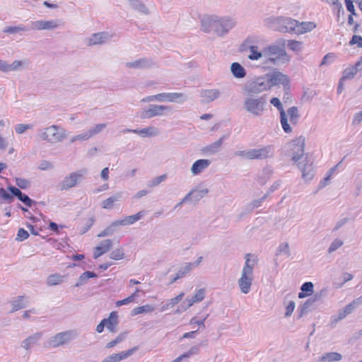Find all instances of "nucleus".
<instances>
[{
    "label": "nucleus",
    "instance_id": "f257e3e1",
    "mask_svg": "<svg viewBox=\"0 0 362 362\" xmlns=\"http://www.w3.org/2000/svg\"><path fill=\"white\" fill-rule=\"evenodd\" d=\"M235 25V19L228 16L222 18L210 16L202 21V28L204 33L214 32L219 37H223L226 35Z\"/></svg>",
    "mask_w": 362,
    "mask_h": 362
},
{
    "label": "nucleus",
    "instance_id": "f03ea898",
    "mask_svg": "<svg viewBox=\"0 0 362 362\" xmlns=\"http://www.w3.org/2000/svg\"><path fill=\"white\" fill-rule=\"evenodd\" d=\"M252 255L247 253L245 255V264L241 271L240 277L238 280V286L240 292L243 294H247L251 290L252 281L254 280L253 270L257 264L255 258H252Z\"/></svg>",
    "mask_w": 362,
    "mask_h": 362
},
{
    "label": "nucleus",
    "instance_id": "7ed1b4c3",
    "mask_svg": "<svg viewBox=\"0 0 362 362\" xmlns=\"http://www.w3.org/2000/svg\"><path fill=\"white\" fill-rule=\"evenodd\" d=\"M267 105V98L264 95H245L243 109L253 117H260L266 111Z\"/></svg>",
    "mask_w": 362,
    "mask_h": 362
},
{
    "label": "nucleus",
    "instance_id": "20e7f679",
    "mask_svg": "<svg viewBox=\"0 0 362 362\" xmlns=\"http://www.w3.org/2000/svg\"><path fill=\"white\" fill-rule=\"evenodd\" d=\"M69 132L65 128L52 124L42 129L39 134V137L42 141H46L49 144L61 143L68 138Z\"/></svg>",
    "mask_w": 362,
    "mask_h": 362
},
{
    "label": "nucleus",
    "instance_id": "39448f33",
    "mask_svg": "<svg viewBox=\"0 0 362 362\" xmlns=\"http://www.w3.org/2000/svg\"><path fill=\"white\" fill-rule=\"evenodd\" d=\"M265 22L269 28L282 33L293 32L296 33L298 25V21L288 17L269 18Z\"/></svg>",
    "mask_w": 362,
    "mask_h": 362
},
{
    "label": "nucleus",
    "instance_id": "423d86ee",
    "mask_svg": "<svg viewBox=\"0 0 362 362\" xmlns=\"http://www.w3.org/2000/svg\"><path fill=\"white\" fill-rule=\"evenodd\" d=\"M285 42L279 45L274 44L271 45L263 48L264 57H265L268 62L273 64L277 62H286L288 61V55L284 49Z\"/></svg>",
    "mask_w": 362,
    "mask_h": 362
},
{
    "label": "nucleus",
    "instance_id": "0eeeda50",
    "mask_svg": "<svg viewBox=\"0 0 362 362\" xmlns=\"http://www.w3.org/2000/svg\"><path fill=\"white\" fill-rule=\"evenodd\" d=\"M88 173L87 169L82 168L77 171L70 173L66 176L63 180L59 184V187L61 191L68 190L81 182L84 175Z\"/></svg>",
    "mask_w": 362,
    "mask_h": 362
},
{
    "label": "nucleus",
    "instance_id": "6e6552de",
    "mask_svg": "<svg viewBox=\"0 0 362 362\" xmlns=\"http://www.w3.org/2000/svg\"><path fill=\"white\" fill-rule=\"evenodd\" d=\"M173 108L168 105H149L147 109H144L141 113V119H150L153 117L166 115L172 112Z\"/></svg>",
    "mask_w": 362,
    "mask_h": 362
},
{
    "label": "nucleus",
    "instance_id": "1a4fd4ad",
    "mask_svg": "<svg viewBox=\"0 0 362 362\" xmlns=\"http://www.w3.org/2000/svg\"><path fill=\"white\" fill-rule=\"evenodd\" d=\"M267 76L271 88L274 86L282 85L286 91V95H288L287 90L290 88V80L287 75L279 71H274L267 74Z\"/></svg>",
    "mask_w": 362,
    "mask_h": 362
},
{
    "label": "nucleus",
    "instance_id": "9d476101",
    "mask_svg": "<svg viewBox=\"0 0 362 362\" xmlns=\"http://www.w3.org/2000/svg\"><path fill=\"white\" fill-rule=\"evenodd\" d=\"M78 333L75 330H68L55 334L50 340V345L53 347H58L75 339Z\"/></svg>",
    "mask_w": 362,
    "mask_h": 362
},
{
    "label": "nucleus",
    "instance_id": "9b49d317",
    "mask_svg": "<svg viewBox=\"0 0 362 362\" xmlns=\"http://www.w3.org/2000/svg\"><path fill=\"white\" fill-rule=\"evenodd\" d=\"M115 36V34L109 32H98L87 37L85 42L88 46L100 45L110 42Z\"/></svg>",
    "mask_w": 362,
    "mask_h": 362
},
{
    "label": "nucleus",
    "instance_id": "f8f14e48",
    "mask_svg": "<svg viewBox=\"0 0 362 362\" xmlns=\"http://www.w3.org/2000/svg\"><path fill=\"white\" fill-rule=\"evenodd\" d=\"M61 21L59 19L38 20L30 23L33 30H54L59 28Z\"/></svg>",
    "mask_w": 362,
    "mask_h": 362
},
{
    "label": "nucleus",
    "instance_id": "ddd939ff",
    "mask_svg": "<svg viewBox=\"0 0 362 362\" xmlns=\"http://www.w3.org/2000/svg\"><path fill=\"white\" fill-rule=\"evenodd\" d=\"M257 39L255 37H248L243 45L246 47V49H249L250 54L247 56V57L250 60H259V59L264 57V54H262L263 49L259 51V47L254 45Z\"/></svg>",
    "mask_w": 362,
    "mask_h": 362
},
{
    "label": "nucleus",
    "instance_id": "4468645a",
    "mask_svg": "<svg viewBox=\"0 0 362 362\" xmlns=\"http://www.w3.org/2000/svg\"><path fill=\"white\" fill-rule=\"evenodd\" d=\"M289 146L292 153V160L294 162L298 161L304 155L305 139L300 136L293 140Z\"/></svg>",
    "mask_w": 362,
    "mask_h": 362
},
{
    "label": "nucleus",
    "instance_id": "2eb2a0df",
    "mask_svg": "<svg viewBox=\"0 0 362 362\" xmlns=\"http://www.w3.org/2000/svg\"><path fill=\"white\" fill-rule=\"evenodd\" d=\"M270 103L276 107L280 112V122L284 131L286 133H291L292 132V128L290 124L287 123V115L280 100L278 98H273L271 99Z\"/></svg>",
    "mask_w": 362,
    "mask_h": 362
},
{
    "label": "nucleus",
    "instance_id": "dca6fc26",
    "mask_svg": "<svg viewBox=\"0 0 362 362\" xmlns=\"http://www.w3.org/2000/svg\"><path fill=\"white\" fill-rule=\"evenodd\" d=\"M221 93L218 89H202L199 91L201 103L203 104L209 103L221 97Z\"/></svg>",
    "mask_w": 362,
    "mask_h": 362
},
{
    "label": "nucleus",
    "instance_id": "f3484780",
    "mask_svg": "<svg viewBox=\"0 0 362 362\" xmlns=\"http://www.w3.org/2000/svg\"><path fill=\"white\" fill-rule=\"evenodd\" d=\"M154 63L152 60L146 58H141L132 62L125 63V66L129 69H143L151 67Z\"/></svg>",
    "mask_w": 362,
    "mask_h": 362
},
{
    "label": "nucleus",
    "instance_id": "a211bd4d",
    "mask_svg": "<svg viewBox=\"0 0 362 362\" xmlns=\"http://www.w3.org/2000/svg\"><path fill=\"white\" fill-rule=\"evenodd\" d=\"M161 102L183 103L187 100L185 94L182 93H162Z\"/></svg>",
    "mask_w": 362,
    "mask_h": 362
},
{
    "label": "nucleus",
    "instance_id": "6ab92c4d",
    "mask_svg": "<svg viewBox=\"0 0 362 362\" xmlns=\"http://www.w3.org/2000/svg\"><path fill=\"white\" fill-rule=\"evenodd\" d=\"M211 161L209 159H199L192 165L190 172L193 175H197L203 173L211 165Z\"/></svg>",
    "mask_w": 362,
    "mask_h": 362
},
{
    "label": "nucleus",
    "instance_id": "aec40b11",
    "mask_svg": "<svg viewBox=\"0 0 362 362\" xmlns=\"http://www.w3.org/2000/svg\"><path fill=\"white\" fill-rule=\"evenodd\" d=\"M205 297V289L200 288L196 291V293L191 297L187 298L184 301L183 304L187 303V305L185 307V310L188 309L191 306H192L194 303L201 302L204 300Z\"/></svg>",
    "mask_w": 362,
    "mask_h": 362
},
{
    "label": "nucleus",
    "instance_id": "412c9836",
    "mask_svg": "<svg viewBox=\"0 0 362 362\" xmlns=\"http://www.w3.org/2000/svg\"><path fill=\"white\" fill-rule=\"evenodd\" d=\"M134 351L135 348H133L126 351H122L118 354H113L105 357L101 362H119L130 356Z\"/></svg>",
    "mask_w": 362,
    "mask_h": 362
},
{
    "label": "nucleus",
    "instance_id": "4be33fe9",
    "mask_svg": "<svg viewBox=\"0 0 362 362\" xmlns=\"http://www.w3.org/2000/svg\"><path fill=\"white\" fill-rule=\"evenodd\" d=\"M298 166L302 172V177L305 181H309L313 179L314 176V168L313 164L307 161L305 163H299Z\"/></svg>",
    "mask_w": 362,
    "mask_h": 362
},
{
    "label": "nucleus",
    "instance_id": "5701e85b",
    "mask_svg": "<svg viewBox=\"0 0 362 362\" xmlns=\"http://www.w3.org/2000/svg\"><path fill=\"white\" fill-rule=\"evenodd\" d=\"M256 149L258 160H264L274 156V148L272 145L264 146Z\"/></svg>",
    "mask_w": 362,
    "mask_h": 362
},
{
    "label": "nucleus",
    "instance_id": "b1692460",
    "mask_svg": "<svg viewBox=\"0 0 362 362\" xmlns=\"http://www.w3.org/2000/svg\"><path fill=\"white\" fill-rule=\"evenodd\" d=\"M12 309L10 313L16 312L21 309L25 308L28 305V301L25 296H19L11 301Z\"/></svg>",
    "mask_w": 362,
    "mask_h": 362
},
{
    "label": "nucleus",
    "instance_id": "393cba45",
    "mask_svg": "<svg viewBox=\"0 0 362 362\" xmlns=\"http://www.w3.org/2000/svg\"><path fill=\"white\" fill-rule=\"evenodd\" d=\"M123 193L119 192L103 200L101 203L102 207L105 209H111L115 203L119 202L122 198Z\"/></svg>",
    "mask_w": 362,
    "mask_h": 362
},
{
    "label": "nucleus",
    "instance_id": "a878e982",
    "mask_svg": "<svg viewBox=\"0 0 362 362\" xmlns=\"http://www.w3.org/2000/svg\"><path fill=\"white\" fill-rule=\"evenodd\" d=\"M107 329L111 332L117 331V325L118 324L117 314L116 312H112L108 318L103 319Z\"/></svg>",
    "mask_w": 362,
    "mask_h": 362
},
{
    "label": "nucleus",
    "instance_id": "bb28decb",
    "mask_svg": "<svg viewBox=\"0 0 362 362\" xmlns=\"http://www.w3.org/2000/svg\"><path fill=\"white\" fill-rule=\"evenodd\" d=\"M30 64V61L28 59L23 60H14L11 64H9V71H20L26 69Z\"/></svg>",
    "mask_w": 362,
    "mask_h": 362
},
{
    "label": "nucleus",
    "instance_id": "cd10ccee",
    "mask_svg": "<svg viewBox=\"0 0 362 362\" xmlns=\"http://www.w3.org/2000/svg\"><path fill=\"white\" fill-rule=\"evenodd\" d=\"M234 156L247 160H258L256 148L238 151L234 153Z\"/></svg>",
    "mask_w": 362,
    "mask_h": 362
},
{
    "label": "nucleus",
    "instance_id": "c85d7f7f",
    "mask_svg": "<svg viewBox=\"0 0 362 362\" xmlns=\"http://www.w3.org/2000/svg\"><path fill=\"white\" fill-rule=\"evenodd\" d=\"M316 28V24L314 22H298L296 28V34H303L313 30Z\"/></svg>",
    "mask_w": 362,
    "mask_h": 362
},
{
    "label": "nucleus",
    "instance_id": "c756f323",
    "mask_svg": "<svg viewBox=\"0 0 362 362\" xmlns=\"http://www.w3.org/2000/svg\"><path fill=\"white\" fill-rule=\"evenodd\" d=\"M243 91L245 95H259L258 94L262 93L261 90H259L254 80L245 83L243 88Z\"/></svg>",
    "mask_w": 362,
    "mask_h": 362
},
{
    "label": "nucleus",
    "instance_id": "7c9ffc66",
    "mask_svg": "<svg viewBox=\"0 0 362 362\" xmlns=\"http://www.w3.org/2000/svg\"><path fill=\"white\" fill-rule=\"evenodd\" d=\"M320 299V295L315 294L313 297L308 299L300 308V317L307 314L313 308L314 303Z\"/></svg>",
    "mask_w": 362,
    "mask_h": 362
},
{
    "label": "nucleus",
    "instance_id": "2f4dec72",
    "mask_svg": "<svg viewBox=\"0 0 362 362\" xmlns=\"http://www.w3.org/2000/svg\"><path fill=\"white\" fill-rule=\"evenodd\" d=\"M230 71L236 78H243L246 76L245 68L238 62H233L230 65Z\"/></svg>",
    "mask_w": 362,
    "mask_h": 362
},
{
    "label": "nucleus",
    "instance_id": "473e14b6",
    "mask_svg": "<svg viewBox=\"0 0 362 362\" xmlns=\"http://www.w3.org/2000/svg\"><path fill=\"white\" fill-rule=\"evenodd\" d=\"M342 358V356L337 352H328L323 354L319 358L318 362H334L339 361Z\"/></svg>",
    "mask_w": 362,
    "mask_h": 362
},
{
    "label": "nucleus",
    "instance_id": "72a5a7b5",
    "mask_svg": "<svg viewBox=\"0 0 362 362\" xmlns=\"http://www.w3.org/2000/svg\"><path fill=\"white\" fill-rule=\"evenodd\" d=\"M40 333H36L33 335L28 337V338L23 341L21 344L22 347L26 350H28L31 346H33L34 344L37 343V341L40 339Z\"/></svg>",
    "mask_w": 362,
    "mask_h": 362
},
{
    "label": "nucleus",
    "instance_id": "f704fd0d",
    "mask_svg": "<svg viewBox=\"0 0 362 362\" xmlns=\"http://www.w3.org/2000/svg\"><path fill=\"white\" fill-rule=\"evenodd\" d=\"M286 113L287 115V117H289V121L291 124H297V122L300 118V114H299L298 110L296 107L293 106V107L288 108ZM288 120V118H287V121Z\"/></svg>",
    "mask_w": 362,
    "mask_h": 362
},
{
    "label": "nucleus",
    "instance_id": "c9c22d12",
    "mask_svg": "<svg viewBox=\"0 0 362 362\" xmlns=\"http://www.w3.org/2000/svg\"><path fill=\"white\" fill-rule=\"evenodd\" d=\"M226 138V136H223L222 137H221L218 140H217L216 141L214 142L213 144L207 146L206 148H205V151L206 152H209L211 154H214V153H216V152H218L221 146H222V144L223 142V140Z\"/></svg>",
    "mask_w": 362,
    "mask_h": 362
},
{
    "label": "nucleus",
    "instance_id": "e433bc0d",
    "mask_svg": "<svg viewBox=\"0 0 362 362\" xmlns=\"http://www.w3.org/2000/svg\"><path fill=\"white\" fill-rule=\"evenodd\" d=\"M160 134V131L158 128L153 126H149L148 127L141 129L140 136L144 137H151L157 136Z\"/></svg>",
    "mask_w": 362,
    "mask_h": 362
},
{
    "label": "nucleus",
    "instance_id": "4c0bfd02",
    "mask_svg": "<svg viewBox=\"0 0 362 362\" xmlns=\"http://www.w3.org/2000/svg\"><path fill=\"white\" fill-rule=\"evenodd\" d=\"M254 81L261 92L271 88L267 75L264 77H259Z\"/></svg>",
    "mask_w": 362,
    "mask_h": 362
},
{
    "label": "nucleus",
    "instance_id": "58836bf2",
    "mask_svg": "<svg viewBox=\"0 0 362 362\" xmlns=\"http://www.w3.org/2000/svg\"><path fill=\"white\" fill-rule=\"evenodd\" d=\"M254 81L261 92L271 88L267 75L264 77H259Z\"/></svg>",
    "mask_w": 362,
    "mask_h": 362
},
{
    "label": "nucleus",
    "instance_id": "ea45409f",
    "mask_svg": "<svg viewBox=\"0 0 362 362\" xmlns=\"http://www.w3.org/2000/svg\"><path fill=\"white\" fill-rule=\"evenodd\" d=\"M362 305V296L354 299L351 303L343 308V310L348 315L351 314L356 308Z\"/></svg>",
    "mask_w": 362,
    "mask_h": 362
},
{
    "label": "nucleus",
    "instance_id": "a19ab883",
    "mask_svg": "<svg viewBox=\"0 0 362 362\" xmlns=\"http://www.w3.org/2000/svg\"><path fill=\"white\" fill-rule=\"evenodd\" d=\"M291 250L289 247L288 243L284 242L281 243L277 247L276 255L280 256V255H284L286 257H289L291 256Z\"/></svg>",
    "mask_w": 362,
    "mask_h": 362
},
{
    "label": "nucleus",
    "instance_id": "79ce46f5",
    "mask_svg": "<svg viewBox=\"0 0 362 362\" xmlns=\"http://www.w3.org/2000/svg\"><path fill=\"white\" fill-rule=\"evenodd\" d=\"M155 310V307L151 305H144L140 307H136L132 310V315H136L142 313H148Z\"/></svg>",
    "mask_w": 362,
    "mask_h": 362
},
{
    "label": "nucleus",
    "instance_id": "37998d69",
    "mask_svg": "<svg viewBox=\"0 0 362 362\" xmlns=\"http://www.w3.org/2000/svg\"><path fill=\"white\" fill-rule=\"evenodd\" d=\"M118 228V225L116 221H113L110 226L105 228L103 230H102L98 235V237L103 238L105 236L111 235L115 232L117 231Z\"/></svg>",
    "mask_w": 362,
    "mask_h": 362
},
{
    "label": "nucleus",
    "instance_id": "c03bdc74",
    "mask_svg": "<svg viewBox=\"0 0 362 362\" xmlns=\"http://www.w3.org/2000/svg\"><path fill=\"white\" fill-rule=\"evenodd\" d=\"M97 277V274L93 272H86L83 273L78 278L75 286L79 287L86 283L90 278Z\"/></svg>",
    "mask_w": 362,
    "mask_h": 362
},
{
    "label": "nucleus",
    "instance_id": "a18cd8bd",
    "mask_svg": "<svg viewBox=\"0 0 362 362\" xmlns=\"http://www.w3.org/2000/svg\"><path fill=\"white\" fill-rule=\"evenodd\" d=\"M361 66V62L356 63L355 67L345 69L343 73L342 80L351 79L357 74L358 68Z\"/></svg>",
    "mask_w": 362,
    "mask_h": 362
},
{
    "label": "nucleus",
    "instance_id": "49530a36",
    "mask_svg": "<svg viewBox=\"0 0 362 362\" xmlns=\"http://www.w3.org/2000/svg\"><path fill=\"white\" fill-rule=\"evenodd\" d=\"M64 281V276L59 274L49 275L47 279V284L49 286H56L62 284Z\"/></svg>",
    "mask_w": 362,
    "mask_h": 362
},
{
    "label": "nucleus",
    "instance_id": "de8ad7c7",
    "mask_svg": "<svg viewBox=\"0 0 362 362\" xmlns=\"http://www.w3.org/2000/svg\"><path fill=\"white\" fill-rule=\"evenodd\" d=\"M184 296L185 293L182 292L176 297L170 299L165 305L162 306L161 311H165L168 310L169 308L174 307L183 298Z\"/></svg>",
    "mask_w": 362,
    "mask_h": 362
},
{
    "label": "nucleus",
    "instance_id": "09e8293b",
    "mask_svg": "<svg viewBox=\"0 0 362 362\" xmlns=\"http://www.w3.org/2000/svg\"><path fill=\"white\" fill-rule=\"evenodd\" d=\"M129 2L130 6L137 11L144 13L147 14L148 13V9L146 7V6L142 4L139 0H128Z\"/></svg>",
    "mask_w": 362,
    "mask_h": 362
},
{
    "label": "nucleus",
    "instance_id": "8fccbe9b",
    "mask_svg": "<svg viewBox=\"0 0 362 362\" xmlns=\"http://www.w3.org/2000/svg\"><path fill=\"white\" fill-rule=\"evenodd\" d=\"M191 191H194L192 195V199L195 202H199L202 198L204 197L209 193V189L207 188H202L200 189H193Z\"/></svg>",
    "mask_w": 362,
    "mask_h": 362
},
{
    "label": "nucleus",
    "instance_id": "3c124183",
    "mask_svg": "<svg viewBox=\"0 0 362 362\" xmlns=\"http://www.w3.org/2000/svg\"><path fill=\"white\" fill-rule=\"evenodd\" d=\"M193 269L192 263L187 262L185 263L183 266H182L178 270L177 274L180 276V278H182L187 274H188Z\"/></svg>",
    "mask_w": 362,
    "mask_h": 362
},
{
    "label": "nucleus",
    "instance_id": "603ef678",
    "mask_svg": "<svg viewBox=\"0 0 362 362\" xmlns=\"http://www.w3.org/2000/svg\"><path fill=\"white\" fill-rule=\"evenodd\" d=\"M90 139V135L88 134V131H86V132H82V133H81L79 134L73 136L70 139L69 142H70V144H74V143H76L77 141H87V140H88Z\"/></svg>",
    "mask_w": 362,
    "mask_h": 362
},
{
    "label": "nucleus",
    "instance_id": "864d4df0",
    "mask_svg": "<svg viewBox=\"0 0 362 362\" xmlns=\"http://www.w3.org/2000/svg\"><path fill=\"white\" fill-rule=\"evenodd\" d=\"M287 47L289 49L298 52H300L303 48V42L296 40H288Z\"/></svg>",
    "mask_w": 362,
    "mask_h": 362
},
{
    "label": "nucleus",
    "instance_id": "5fc2aeb1",
    "mask_svg": "<svg viewBox=\"0 0 362 362\" xmlns=\"http://www.w3.org/2000/svg\"><path fill=\"white\" fill-rule=\"evenodd\" d=\"M106 127V124L101 123L95 125L94 127L90 128L88 131L90 137H93L95 135L100 134L105 128Z\"/></svg>",
    "mask_w": 362,
    "mask_h": 362
},
{
    "label": "nucleus",
    "instance_id": "6e6d98bb",
    "mask_svg": "<svg viewBox=\"0 0 362 362\" xmlns=\"http://www.w3.org/2000/svg\"><path fill=\"white\" fill-rule=\"evenodd\" d=\"M28 29L23 25H18L17 26H9L6 27L4 30V33L16 34L23 31H27Z\"/></svg>",
    "mask_w": 362,
    "mask_h": 362
},
{
    "label": "nucleus",
    "instance_id": "4d7b16f0",
    "mask_svg": "<svg viewBox=\"0 0 362 362\" xmlns=\"http://www.w3.org/2000/svg\"><path fill=\"white\" fill-rule=\"evenodd\" d=\"M199 346L195 345V346L191 347L189 351H186L185 353H184L181 356H180L178 358H179V359H180V361H182L184 358H187L191 357L192 356L197 354L199 353Z\"/></svg>",
    "mask_w": 362,
    "mask_h": 362
},
{
    "label": "nucleus",
    "instance_id": "13d9d810",
    "mask_svg": "<svg viewBox=\"0 0 362 362\" xmlns=\"http://www.w3.org/2000/svg\"><path fill=\"white\" fill-rule=\"evenodd\" d=\"M126 337H127L126 332L120 333L114 340L108 342L106 344V348L110 349V348L115 346L116 345H117L118 344L122 342L126 338Z\"/></svg>",
    "mask_w": 362,
    "mask_h": 362
},
{
    "label": "nucleus",
    "instance_id": "bf43d9fd",
    "mask_svg": "<svg viewBox=\"0 0 362 362\" xmlns=\"http://www.w3.org/2000/svg\"><path fill=\"white\" fill-rule=\"evenodd\" d=\"M98 250H101L104 254L110 250L112 247V241L110 239L103 240L98 245Z\"/></svg>",
    "mask_w": 362,
    "mask_h": 362
},
{
    "label": "nucleus",
    "instance_id": "052dcab7",
    "mask_svg": "<svg viewBox=\"0 0 362 362\" xmlns=\"http://www.w3.org/2000/svg\"><path fill=\"white\" fill-rule=\"evenodd\" d=\"M166 179H167L166 174H163L162 175L155 177L148 182V186L149 187H156V186L158 185L159 184H160L161 182H164Z\"/></svg>",
    "mask_w": 362,
    "mask_h": 362
},
{
    "label": "nucleus",
    "instance_id": "680f3d73",
    "mask_svg": "<svg viewBox=\"0 0 362 362\" xmlns=\"http://www.w3.org/2000/svg\"><path fill=\"white\" fill-rule=\"evenodd\" d=\"M140 291V290L139 288H136L135 292L129 296V297H127V298H124L122 300H119L116 303V305L117 306H120V305H126V304H128L132 301H134V300L135 299L136 295H137V293H139Z\"/></svg>",
    "mask_w": 362,
    "mask_h": 362
},
{
    "label": "nucleus",
    "instance_id": "e2e57ef3",
    "mask_svg": "<svg viewBox=\"0 0 362 362\" xmlns=\"http://www.w3.org/2000/svg\"><path fill=\"white\" fill-rule=\"evenodd\" d=\"M347 315L343 310V309L340 310L337 315H332L331 317V322L332 325H336L340 320L344 319Z\"/></svg>",
    "mask_w": 362,
    "mask_h": 362
},
{
    "label": "nucleus",
    "instance_id": "0e129e2a",
    "mask_svg": "<svg viewBox=\"0 0 362 362\" xmlns=\"http://www.w3.org/2000/svg\"><path fill=\"white\" fill-rule=\"evenodd\" d=\"M110 257L112 259L119 260L124 257V253L122 249L117 248L114 250L110 254Z\"/></svg>",
    "mask_w": 362,
    "mask_h": 362
},
{
    "label": "nucleus",
    "instance_id": "69168bd1",
    "mask_svg": "<svg viewBox=\"0 0 362 362\" xmlns=\"http://www.w3.org/2000/svg\"><path fill=\"white\" fill-rule=\"evenodd\" d=\"M189 325H198L199 329L197 330H199V329H204L206 327L205 324H204V319H202L201 317L198 318L197 317H193L189 320Z\"/></svg>",
    "mask_w": 362,
    "mask_h": 362
},
{
    "label": "nucleus",
    "instance_id": "338daca9",
    "mask_svg": "<svg viewBox=\"0 0 362 362\" xmlns=\"http://www.w3.org/2000/svg\"><path fill=\"white\" fill-rule=\"evenodd\" d=\"M32 128L33 125L30 124H18L16 126L15 130L17 134H21L24 133L26 130Z\"/></svg>",
    "mask_w": 362,
    "mask_h": 362
},
{
    "label": "nucleus",
    "instance_id": "774afa93",
    "mask_svg": "<svg viewBox=\"0 0 362 362\" xmlns=\"http://www.w3.org/2000/svg\"><path fill=\"white\" fill-rule=\"evenodd\" d=\"M343 245V241L340 239H335L328 248V252L332 253Z\"/></svg>",
    "mask_w": 362,
    "mask_h": 362
}]
</instances>
